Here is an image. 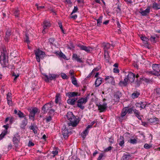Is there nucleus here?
Masks as SVG:
<instances>
[{"instance_id": "obj_1", "label": "nucleus", "mask_w": 160, "mask_h": 160, "mask_svg": "<svg viewBox=\"0 0 160 160\" xmlns=\"http://www.w3.org/2000/svg\"><path fill=\"white\" fill-rule=\"evenodd\" d=\"M67 117L70 122L68 123V126H72L73 127L76 126L78 123L80 119L79 118H78V120L76 117L73 115V113L71 112H68L67 114Z\"/></svg>"}, {"instance_id": "obj_2", "label": "nucleus", "mask_w": 160, "mask_h": 160, "mask_svg": "<svg viewBox=\"0 0 160 160\" xmlns=\"http://www.w3.org/2000/svg\"><path fill=\"white\" fill-rule=\"evenodd\" d=\"M89 95L90 94L89 93L86 97L84 98H82L79 99L77 102V106L82 110L84 109L85 107L83 105L85 104L87 102L89 98Z\"/></svg>"}, {"instance_id": "obj_3", "label": "nucleus", "mask_w": 160, "mask_h": 160, "mask_svg": "<svg viewBox=\"0 0 160 160\" xmlns=\"http://www.w3.org/2000/svg\"><path fill=\"white\" fill-rule=\"evenodd\" d=\"M29 112V115L30 119L32 120L33 121L35 120V114L38 112V109L36 107H33L29 108L28 109Z\"/></svg>"}, {"instance_id": "obj_4", "label": "nucleus", "mask_w": 160, "mask_h": 160, "mask_svg": "<svg viewBox=\"0 0 160 160\" xmlns=\"http://www.w3.org/2000/svg\"><path fill=\"white\" fill-rule=\"evenodd\" d=\"M8 56L5 54H1L0 55V62L3 67H6L8 64Z\"/></svg>"}, {"instance_id": "obj_5", "label": "nucleus", "mask_w": 160, "mask_h": 160, "mask_svg": "<svg viewBox=\"0 0 160 160\" xmlns=\"http://www.w3.org/2000/svg\"><path fill=\"white\" fill-rule=\"evenodd\" d=\"M20 138L18 133H16L14 134L12 138V142L14 146L15 147V150L17 151L18 148V143L20 142Z\"/></svg>"}, {"instance_id": "obj_6", "label": "nucleus", "mask_w": 160, "mask_h": 160, "mask_svg": "<svg viewBox=\"0 0 160 160\" xmlns=\"http://www.w3.org/2000/svg\"><path fill=\"white\" fill-rule=\"evenodd\" d=\"M34 52L37 61L38 62H40V59H42L45 56V52L39 49L35 50Z\"/></svg>"}, {"instance_id": "obj_7", "label": "nucleus", "mask_w": 160, "mask_h": 160, "mask_svg": "<svg viewBox=\"0 0 160 160\" xmlns=\"http://www.w3.org/2000/svg\"><path fill=\"white\" fill-rule=\"evenodd\" d=\"M43 75L45 77L43 78L46 82H49L50 81L52 80H55L56 78L58 77V76L57 75L53 74H49L48 75L44 74Z\"/></svg>"}, {"instance_id": "obj_8", "label": "nucleus", "mask_w": 160, "mask_h": 160, "mask_svg": "<svg viewBox=\"0 0 160 160\" xmlns=\"http://www.w3.org/2000/svg\"><path fill=\"white\" fill-rule=\"evenodd\" d=\"M52 103L48 102L45 104L42 108L41 112L43 114L46 113L48 110H50L52 107Z\"/></svg>"}, {"instance_id": "obj_9", "label": "nucleus", "mask_w": 160, "mask_h": 160, "mask_svg": "<svg viewBox=\"0 0 160 160\" xmlns=\"http://www.w3.org/2000/svg\"><path fill=\"white\" fill-rule=\"evenodd\" d=\"M96 106L98 107V109L100 111V112H104L106 110L107 108V104L104 102L102 105L100 104L97 103Z\"/></svg>"}, {"instance_id": "obj_10", "label": "nucleus", "mask_w": 160, "mask_h": 160, "mask_svg": "<svg viewBox=\"0 0 160 160\" xmlns=\"http://www.w3.org/2000/svg\"><path fill=\"white\" fill-rule=\"evenodd\" d=\"M127 77L129 83H132L134 82L135 78V75L133 73L130 72H128Z\"/></svg>"}, {"instance_id": "obj_11", "label": "nucleus", "mask_w": 160, "mask_h": 160, "mask_svg": "<svg viewBox=\"0 0 160 160\" xmlns=\"http://www.w3.org/2000/svg\"><path fill=\"white\" fill-rule=\"evenodd\" d=\"M122 96V93L120 91H118L115 92L114 97V100L115 102H119V101L120 98Z\"/></svg>"}, {"instance_id": "obj_12", "label": "nucleus", "mask_w": 160, "mask_h": 160, "mask_svg": "<svg viewBox=\"0 0 160 160\" xmlns=\"http://www.w3.org/2000/svg\"><path fill=\"white\" fill-rule=\"evenodd\" d=\"M78 47L80 48V49L81 50L85 51L88 53L90 52L92 49L90 47H87L80 44H78Z\"/></svg>"}, {"instance_id": "obj_13", "label": "nucleus", "mask_w": 160, "mask_h": 160, "mask_svg": "<svg viewBox=\"0 0 160 160\" xmlns=\"http://www.w3.org/2000/svg\"><path fill=\"white\" fill-rule=\"evenodd\" d=\"M62 132L64 138L65 139L68 138V137L69 131L66 128V127H63L62 129Z\"/></svg>"}, {"instance_id": "obj_14", "label": "nucleus", "mask_w": 160, "mask_h": 160, "mask_svg": "<svg viewBox=\"0 0 160 160\" xmlns=\"http://www.w3.org/2000/svg\"><path fill=\"white\" fill-rule=\"evenodd\" d=\"M139 13H141L142 16H147L150 12V7H148L145 10H143L142 8L140 9Z\"/></svg>"}, {"instance_id": "obj_15", "label": "nucleus", "mask_w": 160, "mask_h": 160, "mask_svg": "<svg viewBox=\"0 0 160 160\" xmlns=\"http://www.w3.org/2000/svg\"><path fill=\"white\" fill-rule=\"evenodd\" d=\"M66 96H68L69 98L74 97L76 96H80V94L78 92H71L66 93Z\"/></svg>"}, {"instance_id": "obj_16", "label": "nucleus", "mask_w": 160, "mask_h": 160, "mask_svg": "<svg viewBox=\"0 0 160 160\" xmlns=\"http://www.w3.org/2000/svg\"><path fill=\"white\" fill-rule=\"evenodd\" d=\"M11 29L8 28L6 32V34L4 40L6 42H8V40L10 39V37L11 35Z\"/></svg>"}, {"instance_id": "obj_17", "label": "nucleus", "mask_w": 160, "mask_h": 160, "mask_svg": "<svg viewBox=\"0 0 160 160\" xmlns=\"http://www.w3.org/2000/svg\"><path fill=\"white\" fill-rule=\"evenodd\" d=\"M79 57L80 56H78L77 54L73 53L72 56V59L75 60L78 62L80 63L83 62V61L82 60V58H80Z\"/></svg>"}, {"instance_id": "obj_18", "label": "nucleus", "mask_w": 160, "mask_h": 160, "mask_svg": "<svg viewBox=\"0 0 160 160\" xmlns=\"http://www.w3.org/2000/svg\"><path fill=\"white\" fill-rule=\"evenodd\" d=\"M28 119L27 117H25L24 119L22 121V122L20 126L21 128L24 129L26 126L27 125L28 122Z\"/></svg>"}, {"instance_id": "obj_19", "label": "nucleus", "mask_w": 160, "mask_h": 160, "mask_svg": "<svg viewBox=\"0 0 160 160\" xmlns=\"http://www.w3.org/2000/svg\"><path fill=\"white\" fill-rule=\"evenodd\" d=\"M29 128L32 130L35 134L37 133L38 127L35 123H34L33 124H31V125L29 127Z\"/></svg>"}, {"instance_id": "obj_20", "label": "nucleus", "mask_w": 160, "mask_h": 160, "mask_svg": "<svg viewBox=\"0 0 160 160\" xmlns=\"http://www.w3.org/2000/svg\"><path fill=\"white\" fill-rule=\"evenodd\" d=\"M108 79H110V81H108V82L111 83L112 85H115V82L114 79V78L112 76H106L105 78V80L108 81Z\"/></svg>"}, {"instance_id": "obj_21", "label": "nucleus", "mask_w": 160, "mask_h": 160, "mask_svg": "<svg viewBox=\"0 0 160 160\" xmlns=\"http://www.w3.org/2000/svg\"><path fill=\"white\" fill-rule=\"evenodd\" d=\"M111 46L113 47L112 45L108 43H106L104 42L102 44V46L103 47V49L104 50V52L105 51H108L107 50L110 48Z\"/></svg>"}, {"instance_id": "obj_22", "label": "nucleus", "mask_w": 160, "mask_h": 160, "mask_svg": "<svg viewBox=\"0 0 160 160\" xmlns=\"http://www.w3.org/2000/svg\"><path fill=\"white\" fill-rule=\"evenodd\" d=\"M149 121L150 123L155 125L158 123L159 120L158 118H150Z\"/></svg>"}, {"instance_id": "obj_23", "label": "nucleus", "mask_w": 160, "mask_h": 160, "mask_svg": "<svg viewBox=\"0 0 160 160\" xmlns=\"http://www.w3.org/2000/svg\"><path fill=\"white\" fill-rule=\"evenodd\" d=\"M124 139L123 137L121 136L119 138L118 140L119 145L122 147L124 146Z\"/></svg>"}, {"instance_id": "obj_24", "label": "nucleus", "mask_w": 160, "mask_h": 160, "mask_svg": "<svg viewBox=\"0 0 160 160\" xmlns=\"http://www.w3.org/2000/svg\"><path fill=\"white\" fill-rule=\"evenodd\" d=\"M43 29L42 31V33H43V32L44 30L48 28L49 27L51 26V24L50 22L47 21H44L43 22Z\"/></svg>"}, {"instance_id": "obj_25", "label": "nucleus", "mask_w": 160, "mask_h": 160, "mask_svg": "<svg viewBox=\"0 0 160 160\" xmlns=\"http://www.w3.org/2000/svg\"><path fill=\"white\" fill-rule=\"evenodd\" d=\"M134 83L135 84V86L136 87H139L142 83V77L140 78L136 79Z\"/></svg>"}, {"instance_id": "obj_26", "label": "nucleus", "mask_w": 160, "mask_h": 160, "mask_svg": "<svg viewBox=\"0 0 160 160\" xmlns=\"http://www.w3.org/2000/svg\"><path fill=\"white\" fill-rule=\"evenodd\" d=\"M102 78H101L99 77L97 78L95 82L96 87H99L102 83Z\"/></svg>"}, {"instance_id": "obj_27", "label": "nucleus", "mask_w": 160, "mask_h": 160, "mask_svg": "<svg viewBox=\"0 0 160 160\" xmlns=\"http://www.w3.org/2000/svg\"><path fill=\"white\" fill-rule=\"evenodd\" d=\"M127 113V108H123L121 113V116L118 117L119 119H122V118L125 116Z\"/></svg>"}, {"instance_id": "obj_28", "label": "nucleus", "mask_w": 160, "mask_h": 160, "mask_svg": "<svg viewBox=\"0 0 160 160\" xmlns=\"http://www.w3.org/2000/svg\"><path fill=\"white\" fill-rule=\"evenodd\" d=\"M152 68L154 71L158 72H160L159 69V64H154L152 65Z\"/></svg>"}, {"instance_id": "obj_29", "label": "nucleus", "mask_w": 160, "mask_h": 160, "mask_svg": "<svg viewBox=\"0 0 160 160\" xmlns=\"http://www.w3.org/2000/svg\"><path fill=\"white\" fill-rule=\"evenodd\" d=\"M152 7L156 10L160 9V4H158L156 2H154L152 3Z\"/></svg>"}, {"instance_id": "obj_30", "label": "nucleus", "mask_w": 160, "mask_h": 160, "mask_svg": "<svg viewBox=\"0 0 160 160\" xmlns=\"http://www.w3.org/2000/svg\"><path fill=\"white\" fill-rule=\"evenodd\" d=\"M142 81H144L146 83H151L152 82V80L149 78H145V77L142 76Z\"/></svg>"}, {"instance_id": "obj_31", "label": "nucleus", "mask_w": 160, "mask_h": 160, "mask_svg": "<svg viewBox=\"0 0 160 160\" xmlns=\"http://www.w3.org/2000/svg\"><path fill=\"white\" fill-rule=\"evenodd\" d=\"M131 155L124 153L121 160H128L131 158Z\"/></svg>"}, {"instance_id": "obj_32", "label": "nucleus", "mask_w": 160, "mask_h": 160, "mask_svg": "<svg viewBox=\"0 0 160 160\" xmlns=\"http://www.w3.org/2000/svg\"><path fill=\"white\" fill-rule=\"evenodd\" d=\"M102 16L101 15L99 17L98 19H96L97 21V26H98L99 27L101 26V24L102 23Z\"/></svg>"}, {"instance_id": "obj_33", "label": "nucleus", "mask_w": 160, "mask_h": 160, "mask_svg": "<svg viewBox=\"0 0 160 160\" xmlns=\"http://www.w3.org/2000/svg\"><path fill=\"white\" fill-rule=\"evenodd\" d=\"M104 57L107 62H109L110 57L108 51H105L104 52Z\"/></svg>"}, {"instance_id": "obj_34", "label": "nucleus", "mask_w": 160, "mask_h": 160, "mask_svg": "<svg viewBox=\"0 0 160 160\" xmlns=\"http://www.w3.org/2000/svg\"><path fill=\"white\" fill-rule=\"evenodd\" d=\"M67 102L69 105H73L75 104V99H73V98H69L67 100Z\"/></svg>"}, {"instance_id": "obj_35", "label": "nucleus", "mask_w": 160, "mask_h": 160, "mask_svg": "<svg viewBox=\"0 0 160 160\" xmlns=\"http://www.w3.org/2000/svg\"><path fill=\"white\" fill-rule=\"evenodd\" d=\"M140 94L139 92L136 91L132 94L131 97L133 99H135L138 98Z\"/></svg>"}, {"instance_id": "obj_36", "label": "nucleus", "mask_w": 160, "mask_h": 160, "mask_svg": "<svg viewBox=\"0 0 160 160\" xmlns=\"http://www.w3.org/2000/svg\"><path fill=\"white\" fill-rule=\"evenodd\" d=\"M60 94L59 93L56 94L55 97V102L56 103H58L59 100L60 99Z\"/></svg>"}, {"instance_id": "obj_37", "label": "nucleus", "mask_w": 160, "mask_h": 160, "mask_svg": "<svg viewBox=\"0 0 160 160\" xmlns=\"http://www.w3.org/2000/svg\"><path fill=\"white\" fill-rule=\"evenodd\" d=\"M72 82L73 85H75L76 86H78V83L76 79L74 76H73L72 77Z\"/></svg>"}, {"instance_id": "obj_38", "label": "nucleus", "mask_w": 160, "mask_h": 160, "mask_svg": "<svg viewBox=\"0 0 160 160\" xmlns=\"http://www.w3.org/2000/svg\"><path fill=\"white\" fill-rule=\"evenodd\" d=\"M128 84V83H127L126 82L123 81H120L118 83L119 85L121 87H126Z\"/></svg>"}, {"instance_id": "obj_39", "label": "nucleus", "mask_w": 160, "mask_h": 160, "mask_svg": "<svg viewBox=\"0 0 160 160\" xmlns=\"http://www.w3.org/2000/svg\"><path fill=\"white\" fill-rule=\"evenodd\" d=\"M18 115L19 117L20 118H25V117H26V115L24 114L22 112L19 110L18 111Z\"/></svg>"}, {"instance_id": "obj_40", "label": "nucleus", "mask_w": 160, "mask_h": 160, "mask_svg": "<svg viewBox=\"0 0 160 160\" xmlns=\"http://www.w3.org/2000/svg\"><path fill=\"white\" fill-rule=\"evenodd\" d=\"M88 131H87L86 129L81 133V136L82 138H85L86 136L88 134Z\"/></svg>"}, {"instance_id": "obj_41", "label": "nucleus", "mask_w": 160, "mask_h": 160, "mask_svg": "<svg viewBox=\"0 0 160 160\" xmlns=\"http://www.w3.org/2000/svg\"><path fill=\"white\" fill-rule=\"evenodd\" d=\"M105 154L103 153H101L100 154L99 156L97 158V160H103L104 159L103 158V157H105L104 156Z\"/></svg>"}, {"instance_id": "obj_42", "label": "nucleus", "mask_w": 160, "mask_h": 160, "mask_svg": "<svg viewBox=\"0 0 160 160\" xmlns=\"http://www.w3.org/2000/svg\"><path fill=\"white\" fill-rule=\"evenodd\" d=\"M150 40L153 43H155L157 40V39L155 37L151 36L149 38Z\"/></svg>"}, {"instance_id": "obj_43", "label": "nucleus", "mask_w": 160, "mask_h": 160, "mask_svg": "<svg viewBox=\"0 0 160 160\" xmlns=\"http://www.w3.org/2000/svg\"><path fill=\"white\" fill-rule=\"evenodd\" d=\"M57 54L60 57L62 58L63 59H65L66 58L65 55L61 51H60L58 53L57 52Z\"/></svg>"}, {"instance_id": "obj_44", "label": "nucleus", "mask_w": 160, "mask_h": 160, "mask_svg": "<svg viewBox=\"0 0 160 160\" xmlns=\"http://www.w3.org/2000/svg\"><path fill=\"white\" fill-rule=\"evenodd\" d=\"M141 103V108L144 109L147 105V103L146 102H142L140 101Z\"/></svg>"}, {"instance_id": "obj_45", "label": "nucleus", "mask_w": 160, "mask_h": 160, "mask_svg": "<svg viewBox=\"0 0 160 160\" xmlns=\"http://www.w3.org/2000/svg\"><path fill=\"white\" fill-rule=\"evenodd\" d=\"M55 40V39L54 38H50L49 39L48 42L51 46L53 44Z\"/></svg>"}, {"instance_id": "obj_46", "label": "nucleus", "mask_w": 160, "mask_h": 160, "mask_svg": "<svg viewBox=\"0 0 160 160\" xmlns=\"http://www.w3.org/2000/svg\"><path fill=\"white\" fill-rule=\"evenodd\" d=\"M128 142H130L131 143L134 144L137 143V140L135 138L133 139L130 138V140L128 141Z\"/></svg>"}, {"instance_id": "obj_47", "label": "nucleus", "mask_w": 160, "mask_h": 160, "mask_svg": "<svg viewBox=\"0 0 160 160\" xmlns=\"http://www.w3.org/2000/svg\"><path fill=\"white\" fill-rule=\"evenodd\" d=\"M7 133V131H6L5 132L3 131L2 132L1 134L0 135V140L2 139Z\"/></svg>"}, {"instance_id": "obj_48", "label": "nucleus", "mask_w": 160, "mask_h": 160, "mask_svg": "<svg viewBox=\"0 0 160 160\" xmlns=\"http://www.w3.org/2000/svg\"><path fill=\"white\" fill-rule=\"evenodd\" d=\"M25 41L28 43H30V41L29 40V38L28 34H26L25 37Z\"/></svg>"}, {"instance_id": "obj_49", "label": "nucleus", "mask_w": 160, "mask_h": 160, "mask_svg": "<svg viewBox=\"0 0 160 160\" xmlns=\"http://www.w3.org/2000/svg\"><path fill=\"white\" fill-rule=\"evenodd\" d=\"M13 13L16 17H18L19 13V11L18 10L14 9L13 10Z\"/></svg>"}, {"instance_id": "obj_50", "label": "nucleus", "mask_w": 160, "mask_h": 160, "mask_svg": "<svg viewBox=\"0 0 160 160\" xmlns=\"http://www.w3.org/2000/svg\"><path fill=\"white\" fill-rule=\"evenodd\" d=\"M133 111L134 113L135 114V116H138L139 114H140V112L138 110L134 108L133 107Z\"/></svg>"}, {"instance_id": "obj_51", "label": "nucleus", "mask_w": 160, "mask_h": 160, "mask_svg": "<svg viewBox=\"0 0 160 160\" xmlns=\"http://www.w3.org/2000/svg\"><path fill=\"white\" fill-rule=\"evenodd\" d=\"M140 38L142 41L146 42L149 41V39L145 36H142L140 37Z\"/></svg>"}, {"instance_id": "obj_52", "label": "nucleus", "mask_w": 160, "mask_h": 160, "mask_svg": "<svg viewBox=\"0 0 160 160\" xmlns=\"http://www.w3.org/2000/svg\"><path fill=\"white\" fill-rule=\"evenodd\" d=\"M78 8L77 6H74L72 12L70 14V15H72L73 13L77 12L78 11Z\"/></svg>"}, {"instance_id": "obj_53", "label": "nucleus", "mask_w": 160, "mask_h": 160, "mask_svg": "<svg viewBox=\"0 0 160 160\" xmlns=\"http://www.w3.org/2000/svg\"><path fill=\"white\" fill-rule=\"evenodd\" d=\"M133 107L131 108H128V109H127V113L128 112V113L130 114L132 113L133 111Z\"/></svg>"}, {"instance_id": "obj_54", "label": "nucleus", "mask_w": 160, "mask_h": 160, "mask_svg": "<svg viewBox=\"0 0 160 160\" xmlns=\"http://www.w3.org/2000/svg\"><path fill=\"white\" fill-rule=\"evenodd\" d=\"M155 90L157 95L160 97V88H157L155 89Z\"/></svg>"}, {"instance_id": "obj_55", "label": "nucleus", "mask_w": 160, "mask_h": 160, "mask_svg": "<svg viewBox=\"0 0 160 160\" xmlns=\"http://www.w3.org/2000/svg\"><path fill=\"white\" fill-rule=\"evenodd\" d=\"M55 112V110L53 109H51L48 112V114L50 115L49 116H51L54 114Z\"/></svg>"}, {"instance_id": "obj_56", "label": "nucleus", "mask_w": 160, "mask_h": 160, "mask_svg": "<svg viewBox=\"0 0 160 160\" xmlns=\"http://www.w3.org/2000/svg\"><path fill=\"white\" fill-rule=\"evenodd\" d=\"M152 146L151 145H149L148 143H145L144 146V148L146 149H149L151 148Z\"/></svg>"}, {"instance_id": "obj_57", "label": "nucleus", "mask_w": 160, "mask_h": 160, "mask_svg": "<svg viewBox=\"0 0 160 160\" xmlns=\"http://www.w3.org/2000/svg\"><path fill=\"white\" fill-rule=\"evenodd\" d=\"M47 122H48L51 121L52 120V117L51 116H49L47 118H45Z\"/></svg>"}, {"instance_id": "obj_58", "label": "nucleus", "mask_w": 160, "mask_h": 160, "mask_svg": "<svg viewBox=\"0 0 160 160\" xmlns=\"http://www.w3.org/2000/svg\"><path fill=\"white\" fill-rule=\"evenodd\" d=\"M61 77L63 79H67L68 78V77L66 74L64 73H61Z\"/></svg>"}, {"instance_id": "obj_59", "label": "nucleus", "mask_w": 160, "mask_h": 160, "mask_svg": "<svg viewBox=\"0 0 160 160\" xmlns=\"http://www.w3.org/2000/svg\"><path fill=\"white\" fill-rule=\"evenodd\" d=\"M3 127L4 128H5V129L3 130L4 132H5V131H7V133H8V130L9 128V125L8 124H7L5 125H4L3 126Z\"/></svg>"}, {"instance_id": "obj_60", "label": "nucleus", "mask_w": 160, "mask_h": 160, "mask_svg": "<svg viewBox=\"0 0 160 160\" xmlns=\"http://www.w3.org/2000/svg\"><path fill=\"white\" fill-rule=\"evenodd\" d=\"M112 148V147L110 146L108 148H107L106 149H104V151L105 152H108L111 151Z\"/></svg>"}, {"instance_id": "obj_61", "label": "nucleus", "mask_w": 160, "mask_h": 160, "mask_svg": "<svg viewBox=\"0 0 160 160\" xmlns=\"http://www.w3.org/2000/svg\"><path fill=\"white\" fill-rule=\"evenodd\" d=\"M52 153L53 154V157H54L55 155L58 154V151L57 150H56L55 151H53L52 152Z\"/></svg>"}, {"instance_id": "obj_62", "label": "nucleus", "mask_w": 160, "mask_h": 160, "mask_svg": "<svg viewBox=\"0 0 160 160\" xmlns=\"http://www.w3.org/2000/svg\"><path fill=\"white\" fill-rule=\"evenodd\" d=\"M75 48L73 44L71 42L70 44V46L68 47V48L69 49H72L74 48Z\"/></svg>"}, {"instance_id": "obj_63", "label": "nucleus", "mask_w": 160, "mask_h": 160, "mask_svg": "<svg viewBox=\"0 0 160 160\" xmlns=\"http://www.w3.org/2000/svg\"><path fill=\"white\" fill-rule=\"evenodd\" d=\"M7 101H8V104L9 106H12V100L11 99H10L9 100H8Z\"/></svg>"}, {"instance_id": "obj_64", "label": "nucleus", "mask_w": 160, "mask_h": 160, "mask_svg": "<svg viewBox=\"0 0 160 160\" xmlns=\"http://www.w3.org/2000/svg\"><path fill=\"white\" fill-rule=\"evenodd\" d=\"M11 93H8L7 95V100L11 99Z\"/></svg>"}]
</instances>
